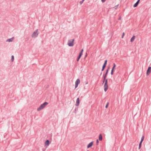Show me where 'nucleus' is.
<instances>
[{"label": "nucleus", "instance_id": "a878e982", "mask_svg": "<svg viewBox=\"0 0 151 151\" xmlns=\"http://www.w3.org/2000/svg\"><path fill=\"white\" fill-rule=\"evenodd\" d=\"M124 32H123V34H122V38H123L124 37Z\"/></svg>", "mask_w": 151, "mask_h": 151}, {"label": "nucleus", "instance_id": "2eb2a0df", "mask_svg": "<svg viewBox=\"0 0 151 151\" xmlns=\"http://www.w3.org/2000/svg\"><path fill=\"white\" fill-rule=\"evenodd\" d=\"M135 38V36H133L131 39L130 41L131 42H133Z\"/></svg>", "mask_w": 151, "mask_h": 151}, {"label": "nucleus", "instance_id": "dca6fc26", "mask_svg": "<svg viewBox=\"0 0 151 151\" xmlns=\"http://www.w3.org/2000/svg\"><path fill=\"white\" fill-rule=\"evenodd\" d=\"M142 142H140L139 144V148H138L139 149L141 148V145H142Z\"/></svg>", "mask_w": 151, "mask_h": 151}, {"label": "nucleus", "instance_id": "412c9836", "mask_svg": "<svg viewBox=\"0 0 151 151\" xmlns=\"http://www.w3.org/2000/svg\"><path fill=\"white\" fill-rule=\"evenodd\" d=\"M116 65L115 64V63H113V66L112 68H113L114 69L115 67H116Z\"/></svg>", "mask_w": 151, "mask_h": 151}, {"label": "nucleus", "instance_id": "bb28decb", "mask_svg": "<svg viewBox=\"0 0 151 151\" xmlns=\"http://www.w3.org/2000/svg\"><path fill=\"white\" fill-rule=\"evenodd\" d=\"M101 1L102 3H104L105 1L106 0H101Z\"/></svg>", "mask_w": 151, "mask_h": 151}, {"label": "nucleus", "instance_id": "1a4fd4ad", "mask_svg": "<svg viewBox=\"0 0 151 151\" xmlns=\"http://www.w3.org/2000/svg\"><path fill=\"white\" fill-rule=\"evenodd\" d=\"M140 1V0H138L136 2L134 5L133 7H137L139 4Z\"/></svg>", "mask_w": 151, "mask_h": 151}, {"label": "nucleus", "instance_id": "c756f323", "mask_svg": "<svg viewBox=\"0 0 151 151\" xmlns=\"http://www.w3.org/2000/svg\"><path fill=\"white\" fill-rule=\"evenodd\" d=\"M88 83V82H87L86 83V84H87Z\"/></svg>", "mask_w": 151, "mask_h": 151}, {"label": "nucleus", "instance_id": "f8f14e48", "mask_svg": "<svg viewBox=\"0 0 151 151\" xmlns=\"http://www.w3.org/2000/svg\"><path fill=\"white\" fill-rule=\"evenodd\" d=\"M99 139L100 141H101L102 139V137L101 134H100L99 135Z\"/></svg>", "mask_w": 151, "mask_h": 151}, {"label": "nucleus", "instance_id": "9b49d317", "mask_svg": "<svg viewBox=\"0 0 151 151\" xmlns=\"http://www.w3.org/2000/svg\"><path fill=\"white\" fill-rule=\"evenodd\" d=\"M80 81L79 79H77L75 82V84L78 85L80 83Z\"/></svg>", "mask_w": 151, "mask_h": 151}, {"label": "nucleus", "instance_id": "5701e85b", "mask_svg": "<svg viewBox=\"0 0 151 151\" xmlns=\"http://www.w3.org/2000/svg\"><path fill=\"white\" fill-rule=\"evenodd\" d=\"M99 143V140H98V139H97L96 140V144L97 145H98Z\"/></svg>", "mask_w": 151, "mask_h": 151}, {"label": "nucleus", "instance_id": "6e6552de", "mask_svg": "<svg viewBox=\"0 0 151 151\" xmlns=\"http://www.w3.org/2000/svg\"><path fill=\"white\" fill-rule=\"evenodd\" d=\"M79 103H80L79 98H77V100H76V106H78L79 104Z\"/></svg>", "mask_w": 151, "mask_h": 151}, {"label": "nucleus", "instance_id": "7c9ffc66", "mask_svg": "<svg viewBox=\"0 0 151 151\" xmlns=\"http://www.w3.org/2000/svg\"><path fill=\"white\" fill-rule=\"evenodd\" d=\"M87 55V54L86 53V55H85V57H86Z\"/></svg>", "mask_w": 151, "mask_h": 151}, {"label": "nucleus", "instance_id": "393cba45", "mask_svg": "<svg viewBox=\"0 0 151 151\" xmlns=\"http://www.w3.org/2000/svg\"><path fill=\"white\" fill-rule=\"evenodd\" d=\"M78 84H75V88H76L78 87Z\"/></svg>", "mask_w": 151, "mask_h": 151}, {"label": "nucleus", "instance_id": "a211bd4d", "mask_svg": "<svg viewBox=\"0 0 151 151\" xmlns=\"http://www.w3.org/2000/svg\"><path fill=\"white\" fill-rule=\"evenodd\" d=\"M12 61H13L14 60V56L13 55H12L11 57Z\"/></svg>", "mask_w": 151, "mask_h": 151}, {"label": "nucleus", "instance_id": "9d476101", "mask_svg": "<svg viewBox=\"0 0 151 151\" xmlns=\"http://www.w3.org/2000/svg\"><path fill=\"white\" fill-rule=\"evenodd\" d=\"M50 144V141L48 140H47L45 142V146H48Z\"/></svg>", "mask_w": 151, "mask_h": 151}, {"label": "nucleus", "instance_id": "473e14b6", "mask_svg": "<svg viewBox=\"0 0 151 151\" xmlns=\"http://www.w3.org/2000/svg\"><path fill=\"white\" fill-rule=\"evenodd\" d=\"M120 19H121V18H119V20H120Z\"/></svg>", "mask_w": 151, "mask_h": 151}, {"label": "nucleus", "instance_id": "72a5a7b5", "mask_svg": "<svg viewBox=\"0 0 151 151\" xmlns=\"http://www.w3.org/2000/svg\"><path fill=\"white\" fill-rule=\"evenodd\" d=\"M87 151H89L88 150H87Z\"/></svg>", "mask_w": 151, "mask_h": 151}, {"label": "nucleus", "instance_id": "cd10ccee", "mask_svg": "<svg viewBox=\"0 0 151 151\" xmlns=\"http://www.w3.org/2000/svg\"><path fill=\"white\" fill-rule=\"evenodd\" d=\"M114 69L113 68H112V69L111 70V71L114 72Z\"/></svg>", "mask_w": 151, "mask_h": 151}, {"label": "nucleus", "instance_id": "20e7f679", "mask_svg": "<svg viewBox=\"0 0 151 151\" xmlns=\"http://www.w3.org/2000/svg\"><path fill=\"white\" fill-rule=\"evenodd\" d=\"M74 39H73L71 40H69L68 41V45L70 47H72L74 45Z\"/></svg>", "mask_w": 151, "mask_h": 151}, {"label": "nucleus", "instance_id": "0eeeda50", "mask_svg": "<svg viewBox=\"0 0 151 151\" xmlns=\"http://www.w3.org/2000/svg\"><path fill=\"white\" fill-rule=\"evenodd\" d=\"M93 144V142L92 141L90 142L87 146V148H89L91 147Z\"/></svg>", "mask_w": 151, "mask_h": 151}, {"label": "nucleus", "instance_id": "ddd939ff", "mask_svg": "<svg viewBox=\"0 0 151 151\" xmlns=\"http://www.w3.org/2000/svg\"><path fill=\"white\" fill-rule=\"evenodd\" d=\"M82 55V54H81V53H79V55H78V57L77 58V61H79L80 59L81 58Z\"/></svg>", "mask_w": 151, "mask_h": 151}, {"label": "nucleus", "instance_id": "6ab92c4d", "mask_svg": "<svg viewBox=\"0 0 151 151\" xmlns=\"http://www.w3.org/2000/svg\"><path fill=\"white\" fill-rule=\"evenodd\" d=\"M84 0H82L80 2V4H82L83 3V2H84Z\"/></svg>", "mask_w": 151, "mask_h": 151}, {"label": "nucleus", "instance_id": "7ed1b4c3", "mask_svg": "<svg viewBox=\"0 0 151 151\" xmlns=\"http://www.w3.org/2000/svg\"><path fill=\"white\" fill-rule=\"evenodd\" d=\"M39 34L38 29H37L32 35V37L33 38L36 37Z\"/></svg>", "mask_w": 151, "mask_h": 151}, {"label": "nucleus", "instance_id": "c85d7f7f", "mask_svg": "<svg viewBox=\"0 0 151 151\" xmlns=\"http://www.w3.org/2000/svg\"><path fill=\"white\" fill-rule=\"evenodd\" d=\"M113 73H114V72H112V71H111V75H112L113 74Z\"/></svg>", "mask_w": 151, "mask_h": 151}, {"label": "nucleus", "instance_id": "f03ea898", "mask_svg": "<svg viewBox=\"0 0 151 151\" xmlns=\"http://www.w3.org/2000/svg\"><path fill=\"white\" fill-rule=\"evenodd\" d=\"M48 104V103L45 102L42 104H41L39 108L37 109V111H39L41 109H43L46 105Z\"/></svg>", "mask_w": 151, "mask_h": 151}, {"label": "nucleus", "instance_id": "f3484780", "mask_svg": "<svg viewBox=\"0 0 151 151\" xmlns=\"http://www.w3.org/2000/svg\"><path fill=\"white\" fill-rule=\"evenodd\" d=\"M144 138V136H143L141 137V140L140 142H142L143 141Z\"/></svg>", "mask_w": 151, "mask_h": 151}, {"label": "nucleus", "instance_id": "b1692460", "mask_svg": "<svg viewBox=\"0 0 151 151\" xmlns=\"http://www.w3.org/2000/svg\"><path fill=\"white\" fill-rule=\"evenodd\" d=\"M118 5H116L115 6H114V8L115 9H116L117 7H118Z\"/></svg>", "mask_w": 151, "mask_h": 151}, {"label": "nucleus", "instance_id": "423d86ee", "mask_svg": "<svg viewBox=\"0 0 151 151\" xmlns=\"http://www.w3.org/2000/svg\"><path fill=\"white\" fill-rule=\"evenodd\" d=\"M151 72V67H149L147 70V75H148Z\"/></svg>", "mask_w": 151, "mask_h": 151}, {"label": "nucleus", "instance_id": "4be33fe9", "mask_svg": "<svg viewBox=\"0 0 151 151\" xmlns=\"http://www.w3.org/2000/svg\"><path fill=\"white\" fill-rule=\"evenodd\" d=\"M83 49H82L81 50V52H80V53H81V54H82H82H83Z\"/></svg>", "mask_w": 151, "mask_h": 151}, {"label": "nucleus", "instance_id": "4468645a", "mask_svg": "<svg viewBox=\"0 0 151 151\" xmlns=\"http://www.w3.org/2000/svg\"><path fill=\"white\" fill-rule=\"evenodd\" d=\"M13 39H14V38L13 37H12L11 38L7 39L6 40V41L9 42H12V40H13Z\"/></svg>", "mask_w": 151, "mask_h": 151}, {"label": "nucleus", "instance_id": "2f4dec72", "mask_svg": "<svg viewBox=\"0 0 151 151\" xmlns=\"http://www.w3.org/2000/svg\"><path fill=\"white\" fill-rule=\"evenodd\" d=\"M101 74H102V72H101V74H100V76L101 75Z\"/></svg>", "mask_w": 151, "mask_h": 151}, {"label": "nucleus", "instance_id": "aec40b11", "mask_svg": "<svg viewBox=\"0 0 151 151\" xmlns=\"http://www.w3.org/2000/svg\"><path fill=\"white\" fill-rule=\"evenodd\" d=\"M109 102H108L106 104V106H105V108H107L108 107V105H109Z\"/></svg>", "mask_w": 151, "mask_h": 151}, {"label": "nucleus", "instance_id": "39448f33", "mask_svg": "<svg viewBox=\"0 0 151 151\" xmlns=\"http://www.w3.org/2000/svg\"><path fill=\"white\" fill-rule=\"evenodd\" d=\"M107 60H106L105 61L104 64L102 66V69L101 70V71H102L104 70V68L106 67V65L107 64Z\"/></svg>", "mask_w": 151, "mask_h": 151}, {"label": "nucleus", "instance_id": "f257e3e1", "mask_svg": "<svg viewBox=\"0 0 151 151\" xmlns=\"http://www.w3.org/2000/svg\"><path fill=\"white\" fill-rule=\"evenodd\" d=\"M109 69V68H108V69L106 70L105 73L103 76V83L105 82L104 85V90L105 92H106L107 91L108 88V80L107 79H106V78L107 77V74L108 72Z\"/></svg>", "mask_w": 151, "mask_h": 151}]
</instances>
